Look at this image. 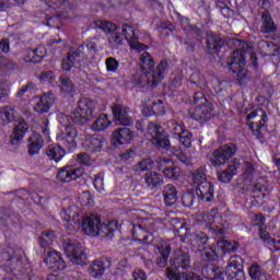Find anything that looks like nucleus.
Listing matches in <instances>:
<instances>
[{
    "instance_id": "f3484780",
    "label": "nucleus",
    "mask_w": 280,
    "mask_h": 280,
    "mask_svg": "<svg viewBox=\"0 0 280 280\" xmlns=\"http://www.w3.org/2000/svg\"><path fill=\"white\" fill-rule=\"evenodd\" d=\"M158 164L159 170L163 172L166 178H172L173 180H176L178 176H180V168L176 167L172 160L162 158L158 160Z\"/></svg>"
},
{
    "instance_id": "69168bd1",
    "label": "nucleus",
    "mask_w": 280,
    "mask_h": 280,
    "mask_svg": "<svg viewBox=\"0 0 280 280\" xmlns=\"http://www.w3.org/2000/svg\"><path fill=\"white\" fill-rule=\"evenodd\" d=\"M131 156H135V151L132 149H129L126 153L121 155L122 161H128V159H131Z\"/></svg>"
},
{
    "instance_id": "8fccbe9b",
    "label": "nucleus",
    "mask_w": 280,
    "mask_h": 280,
    "mask_svg": "<svg viewBox=\"0 0 280 280\" xmlns=\"http://www.w3.org/2000/svg\"><path fill=\"white\" fill-rule=\"evenodd\" d=\"M191 132L186 130L178 137L179 143H182V145L185 148H191Z\"/></svg>"
},
{
    "instance_id": "b1692460",
    "label": "nucleus",
    "mask_w": 280,
    "mask_h": 280,
    "mask_svg": "<svg viewBox=\"0 0 280 280\" xmlns=\"http://www.w3.org/2000/svg\"><path fill=\"white\" fill-rule=\"evenodd\" d=\"M47 56V48L39 46L36 49H28L24 52L25 62H40Z\"/></svg>"
},
{
    "instance_id": "a211bd4d",
    "label": "nucleus",
    "mask_w": 280,
    "mask_h": 280,
    "mask_svg": "<svg viewBox=\"0 0 280 280\" xmlns=\"http://www.w3.org/2000/svg\"><path fill=\"white\" fill-rule=\"evenodd\" d=\"M142 115H144V117H152V115H165V105L161 101H145L142 104Z\"/></svg>"
},
{
    "instance_id": "423d86ee",
    "label": "nucleus",
    "mask_w": 280,
    "mask_h": 280,
    "mask_svg": "<svg viewBox=\"0 0 280 280\" xmlns=\"http://www.w3.org/2000/svg\"><path fill=\"white\" fill-rule=\"evenodd\" d=\"M190 267L189 254L178 249L174 254V258L171 260V267L166 269V277L170 280H180V273L176 270L182 268L187 270Z\"/></svg>"
},
{
    "instance_id": "338daca9",
    "label": "nucleus",
    "mask_w": 280,
    "mask_h": 280,
    "mask_svg": "<svg viewBox=\"0 0 280 280\" xmlns=\"http://www.w3.org/2000/svg\"><path fill=\"white\" fill-rule=\"evenodd\" d=\"M183 30H194V26L189 25V20L187 18L182 19Z\"/></svg>"
},
{
    "instance_id": "0eeeda50",
    "label": "nucleus",
    "mask_w": 280,
    "mask_h": 280,
    "mask_svg": "<svg viewBox=\"0 0 280 280\" xmlns=\"http://www.w3.org/2000/svg\"><path fill=\"white\" fill-rule=\"evenodd\" d=\"M63 252L66 257L75 266H84L86 264V254L84 247L77 241H66L63 243Z\"/></svg>"
},
{
    "instance_id": "a18cd8bd",
    "label": "nucleus",
    "mask_w": 280,
    "mask_h": 280,
    "mask_svg": "<svg viewBox=\"0 0 280 280\" xmlns=\"http://www.w3.org/2000/svg\"><path fill=\"white\" fill-rule=\"evenodd\" d=\"M249 276L255 280H264L266 279V275L261 273V269L257 264H254L249 268Z\"/></svg>"
},
{
    "instance_id": "f03ea898",
    "label": "nucleus",
    "mask_w": 280,
    "mask_h": 280,
    "mask_svg": "<svg viewBox=\"0 0 280 280\" xmlns=\"http://www.w3.org/2000/svg\"><path fill=\"white\" fill-rule=\"evenodd\" d=\"M140 67L143 75H133L132 82L136 86H158L167 75V61H162L154 70V60L149 52H143L140 57Z\"/></svg>"
},
{
    "instance_id": "bf43d9fd",
    "label": "nucleus",
    "mask_w": 280,
    "mask_h": 280,
    "mask_svg": "<svg viewBox=\"0 0 280 280\" xmlns=\"http://www.w3.org/2000/svg\"><path fill=\"white\" fill-rule=\"evenodd\" d=\"M10 93V85L8 83H0V100L2 97H8Z\"/></svg>"
},
{
    "instance_id": "f704fd0d",
    "label": "nucleus",
    "mask_w": 280,
    "mask_h": 280,
    "mask_svg": "<svg viewBox=\"0 0 280 280\" xmlns=\"http://www.w3.org/2000/svg\"><path fill=\"white\" fill-rule=\"evenodd\" d=\"M25 132H27V124L25 120H21L13 130L12 141H21L25 137Z\"/></svg>"
},
{
    "instance_id": "5701e85b",
    "label": "nucleus",
    "mask_w": 280,
    "mask_h": 280,
    "mask_svg": "<svg viewBox=\"0 0 280 280\" xmlns=\"http://www.w3.org/2000/svg\"><path fill=\"white\" fill-rule=\"evenodd\" d=\"M54 94H44L34 106L35 113H49V109L54 105Z\"/></svg>"
},
{
    "instance_id": "0e129e2a",
    "label": "nucleus",
    "mask_w": 280,
    "mask_h": 280,
    "mask_svg": "<svg viewBox=\"0 0 280 280\" xmlns=\"http://www.w3.org/2000/svg\"><path fill=\"white\" fill-rule=\"evenodd\" d=\"M229 165H233L232 172H234V176H235V174H237V170H240V165H242V163H240V160H234Z\"/></svg>"
},
{
    "instance_id": "c03bdc74",
    "label": "nucleus",
    "mask_w": 280,
    "mask_h": 280,
    "mask_svg": "<svg viewBox=\"0 0 280 280\" xmlns=\"http://www.w3.org/2000/svg\"><path fill=\"white\" fill-rule=\"evenodd\" d=\"M95 23L96 27L103 30V32H106L107 34H110V32H115L117 30V25L113 24L112 22L96 21Z\"/></svg>"
},
{
    "instance_id": "a878e982",
    "label": "nucleus",
    "mask_w": 280,
    "mask_h": 280,
    "mask_svg": "<svg viewBox=\"0 0 280 280\" xmlns=\"http://www.w3.org/2000/svg\"><path fill=\"white\" fill-rule=\"evenodd\" d=\"M67 151L60 147V144H50L46 149V156L50 159V161H55V163H60L62 159H65Z\"/></svg>"
},
{
    "instance_id": "9d476101",
    "label": "nucleus",
    "mask_w": 280,
    "mask_h": 280,
    "mask_svg": "<svg viewBox=\"0 0 280 280\" xmlns=\"http://www.w3.org/2000/svg\"><path fill=\"white\" fill-rule=\"evenodd\" d=\"M197 221L201 224H206V226L211 231L212 233H217L219 235H222L224 233V230L220 228L218 224H224L222 223V217L218 214V209H212L205 213H199L197 217Z\"/></svg>"
},
{
    "instance_id": "f257e3e1",
    "label": "nucleus",
    "mask_w": 280,
    "mask_h": 280,
    "mask_svg": "<svg viewBox=\"0 0 280 280\" xmlns=\"http://www.w3.org/2000/svg\"><path fill=\"white\" fill-rule=\"evenodd\" d=\"M60 218L63 222V226L70 233L73 231H78L81 229L85 235H90L91 237H95L100 235V233H113L117 231L116 221H109L102 225V220L100 217L95 214H91L90 217H82L80 214V209L78 207L72 206L68 209H63L60 212Z\"/></svg>"
},
{
    "instance_id": "7ed1b4c3",
    "label": "nucleus",
    "mask_w": 280,
    "mask_h": 280,
    "mask_svg": "<svg viewBox=\"0 0 280 280\" xmlns=\"http://www.w3.org/2000/svg\"><path fill=\"white\" fill-rule=\"evenodd\" d=\"M235 47L240 49L234 50L233 54L230 55L228 59V67L232 73L236 74V80L238 82H244L246 80V75L248 72L246 71V56L250 49V45L244 40L234 39L233 40Z\"/></svg>"
},
{
    "instance_id": "de8ad7c7",
    "label": "nucleus",
    "mask_w": 280,
    "mask_h": 280,
    "mask_svg": "<svg viewBox=\"0 0 280 280\" xmlns=\"http://www.w3.org/2000/svg\"><path fill=\"white\" fill-rule=\"evenodd\" d=\"M106 70L108 73H115L119 69V61L113 57H108L105 61Z\"/></svg>"
},
{
    "instance_id": "774afa93",
    "label": "nucleus",
    "mask_w": 280,
    "mask_h": 280,
    "mask_svg": "<svg viewBox=\"0 0 280 280\" xmlns=\"http://www.w3.org/2000/svg\"><path fill=\"white\" fill-rule=\"evenodd\" d=\"M159 30H160L161 34L170 35L172 33V27H170V26L162 25V26H160Z\"/></svg>"
},
{
    "instance_id": "cd10ccee",
    "label": "nucleus",
    "mask_w": 280,
    "mask_h": 280,
    "mask_svg": "<svg viewBox=\"0 0 280 280\" xmlns=\"http://www.w3.org/2000/svg\"><path fill=\"white\" fill-rule=\"evenodd\" d=\"M73 67L82 69V63H80V54L78 52H69L68 57L61 62V69H63V71H71Z\"/></svg>"
},
{
    "instance_id": "a19ab883",
    "label": "nucleus",
    "mask_w": 280,
    "mask_h": 280,
    "mask_svg": "<svg viewBox=\"0 0 280 280\" xmlns=\"http://www.w3.org/2000/svg\"><path fill=\"white\" fill-rule=\"evenodd\" d=\"M174 156L178 159V161H182L184 165H190L191 163V155L187 153V151H183V149H174Z\"/></svg>"
},
{
    "instance_id": "603ef678",
    "label": "nucleus",
    "mask_w": 280,
    "mask_h": 280,
    "mask_svg": "<svg viewBox=\"0 0 280 280\" xmlns=\"http://www.w3.org/2000/svg\"><path fill=\"white\" fill-rule=\"evenodd\" d=\"M182 203L184 207H191L194 205V191L189 190L182 196Z\"/></svg>"
},
{
    "instance_id": "e2e57ef3",
    "label": "nucleus",
    "mask_w": 280,
    "mask_h": 280,
    "mask_svg": "<svg viewBox=\"0 0 280 280\" xmlns=\"http://www.w3.org/2000/svg\"><path fill=\"white\" fill-rule=\"evenodd\" d=\"M48 124H49L48 120H44L43 125L40 126V130H42L44 137H49V127H47Z\"/></svg>"
},
{
    "instance_id": "6e6d98bb",
    "label": "nucleus",
    "mask_w": 280,
    "mask_h": 280,
    "mask_svg": "<svg viewBox=\"0 0 280 280\" xmlns=\"http://www.w3.org/2000/svg\"><path fill=\"white\" fill-rule=\"evenodd\" d=\"M94 187L96 191L102 194V190L104 189V174H98L94 178Z\"/></svg>"
},
{
    "instance_id": "4be33fe9",
    "label": "nucleus",
    "mask_w": 280,
    "mask_h": 280,
    "mask_svg": "<svg viewBox=\"0 0 280 280\" xmlns=\"http://www.w3.org/2000/svg\"><path fill=\"white\" fill-rule=\"evenodd\" d=\"M112 125L113 118H110V115L102 113L93 121L91 130H93L94 132H102L103 130L110 128Z\"/></svg>"
},
{
    "instance_id": "6e6552de",
    "label": "nucleus",
    "mask_w": 280,
    "mask_h": 280,
    "mask_svg": "<svg viewBox=\"0 0 280 280\" xmlns=\"http://www.w3.org/2000/svg\"><path fill=\"white\" fill-rule=\"evenodd\" d=\"M144 137L148 141H151L156 148H164L167 150L170 148V138L165 135L163 127L154 122H150L147 128Z\"/></svg>"
},
{
    "instance_id": "58836bf2",
    "label": "nucleus",
    "mask_w": 280,
    "mask_h": 280,
    "mask_svg": "<svg viewBox=\"0 0 280 280\" xmlns=\"http://www.w3.org/2000/svg\"><path fill=\"white\" fill-rule=\"evenodd\" d=\"M207 46L210 51H219L220 47H222V40L215 35H209Z\"/></svg>"
},
{
    "instance_id": "4d7b16f0",
    "label": "nucleus",
    "mask_w": 280,
    "mask_h": 280,
    "mask_svg": "<svg viewBox=\"0 0 280 280\" xmlns=\"http://www.w3.org/2000/svg\"><path fill=\"white\" fill-rule=\"evenodd\" d=\"M75 162L80 165H91V156L86 153H80L77 155Z\"/></svg>"
},
{
    "instance_id": "72a5a7b5",
    "label": "nucleus",
    "mask_w": 280,
    "mask_h": 280,
    "mask_svg": "<svg viewBox=\"0 0 280 280\" xmlns=\"http://www.w3.org/2000/svg\"><path fill=\"white\" fill-rule=\"evenodd\" d=\"M262 24H261V32H264V34H270V32H275V30H277V25L275 24V22L272 21V16H270V13L265 12L262 13Z\"/></svg>"
},
{
    "instance_id": "473e14b6",
    "label": "nucleus",
    "mask_w": 280,
    "mask_h": 280,
    "mask_svg": "<svg viewBox=\"0 0 280 280\" xmlns=\"http://www.w3.org/2000/svg\"><path fill=\"white\" fill-rule=\"evenodd\" d=\"M0 119L3 126H8V124H12V121L16 120V110L12 107H1Z\"/></svg>"
},
{
    "instance_id": "79ce46f5",
    "label": "nucleus",
    "mask_w": 280,
    "mask_h": 280,
    "mask_svg": "<svg viewBox=\"0 0 280 280\" xmlns=\"http://www.w3.org/2000/svg\"><path fill=\"white\" fill-rule=\"evenodd\" d=\"M133 236L136 237V240L142 242L143 244H145L150 237L145 229L141 228V225H136L133 228Z\"/></svg>"
},
{
    "instance_id": "c756f323",
    "label": "nucleus",
    "mask_w": 280,
    "mask_h": 280,
    "mask_svg": "<svg viewBox=\"0 0 280 280\" xmlns=\"http://www.w3.org/2000/svg\"><path fill=\"white\" fill-rule=\"evenodd\" d=\"M163 196H164V202L167 207H172L173 205H176V200H178V191L176 190V187H174L171 184L164 187Z\"/></svg>"
},
{
    "instance_id": "20e7f679",
    "label": "nucleus",
    "mask_w": 280,
    "mask_h": 280,
    "mask_svg": "<svg viewBox=\"0 0 280 280\" xmlns=\"http://www.w3.org/2000/svg\"><path fill=\"white\" fill-rule=\"evenodd\" d=\"M194 104L196 105L195 108L189 110V115L192 119L205 124V121H209V119L213 118V105L207 102L202 92L195 93Z\"/></svg>"
},
{
    "instance_id": "f8f14e48",
    "label": "nucleus",
    "mask_w": 280,
    "mask_h": 280,
    "mask_svg": "<svg viewBox=\"0 0 280 280\" xmlns=\"http://www.w3.org/2000/svg\"><path fill=\"white\" fill-rule=\"evenodd\" d=\"M235 152H237V147L235 144H225L220 147L212 154V165H224V163H226Z\"/></svg>"
},
{
    "instance_id": "e433bc0d",
    "label": "nucleus",
    "mask_w": 280,
    "mask_h": 280,
    "mask_svg": "<svg viewBox=\"0 0 280 280\" xmlns=\"http://www.w3.org/2000/svg\"><path fill=\"white\" fill-rule=\"evenodd\" d=\"M207 174L205 173V168H198L192 173V184L195 187H199L201 183H207Z\"/></svg>"
},
{
    "instance_id": "393cba45",
    "label": "nucleus",
    "mask_w": 280,
    "mask_h": 280,
    "mask_svg": "<svg viewBox=\"0 0 280 280\" xmlns=\"http://www.w3.org/2000/svg\"><path fill=\"white\" fill-rule=\"evenodd\" d=\"M158 253H159V258H156L155 264L160 268H165L167 266V259L170 258V244L167 242L162 241L160 245H158Z\"/></svg>"
},
{
    "instance_id": "4c0bfd02",
    "label": "nucleus",
    "mask_w": 280,
    "mask_h": 280,
    "mask_svg": "<svg viewBox=\"0 0 280 280\" xmlns=\"http://www.w3.org/2000/svg\"><path fill=\"white\" fill-rule=\"evenodd\" d=\"M167 127H168V132H171V135H175L176 137L182 136L183 132L187 130L185 129V126H183V124H178L176 122V120L168 121Z\"/></svg>"
},
{
    "instance_id": "13d9d810",
    "label": "nucleus",
    "mask_w": 280,
    "mask_h": 280,
    "mask_svg": "<svg viewBox=\"0 0 280 280\" xmlns=\"http://www.w3.org/2000/svg\"><path fill=\"white\" fill-rule=\"evenodd\" d=\"M54 72L52 71H47L42 73V75L39 77L40 82H43L44 84H51V82H54Z\"/></svg>"
},
{
    "instance_id": "5fc2aeb1",
    "label": "nucleus",
    "mask_w": 280,
    "mask_h": 280,
    "mask_svg": "<svg viewBox=\"0 0 280 280\" xmlns=\"http://www.w3.org/2000/svg\"><path fill=\"white\" fill-rule=\"evenodd\" d=\"M14 3L22 5V3H25V0H0V12L5 10V8H10V5H14Z\"/></svg>"
},
{
    "instance_id": "412c9836",
    "label": "nucleus",
    "mask_w": 280,
    "mask_h": 280,
    "mask_svg": "<svg viewBox=\"0 0 280 280\" xmlns=\"http://www.w3.org/2000/svg\"><path fill=\"white\" fill-rule=\"evenodd\" d=\"M196 194L198 198L203 200V202H211L213 200V196L215 190L213 188V184L211 182H203L199 186H196Z\"/></svg>"
},
{
    "instance_id": "2eb2a0df",
    "label": "nucleus",
    "mask_w": 280,
    "mask_h": 280,
    "mask_svg": "<svg viewBox=\"0 0 280 280\" xmlns=\"http://www.w3.org/2000/svg\"><path fill=\"white\" fill-rule=\"evenodd\" d=\"M135 139V132L129 128H118L112 133V145L119 148V145H128Z\"/></svg>"
},
{
    "instance_id": "6ab92c4d",
    "label": "nucleus",
    "mask_w": 280,
    "mask_h": 280,
    "mask_svg": "<svg viewBox=\"0 0 280 280\" xmlns=\"http://www.w3.org/2000/svg\"><path fill=\"white\" fill-rule=\"evenodd\" d=\"M128 113H130V109L124 105H116L113 107L114 119L120 126H130V124H132V118L128 116Z\"/></svg>"
},
{
    "instance_id": "4468645a",
    "label": "nucleus",
    "mask_w": 280,
    "mask_h": 280,
    "mask_svg": "<svg viewBox=\"0 0 280 280\" xmlns=\"http://www.w3.org/2000/svg\"><path fill=\"white\" fill-rule=\"evenodd\" d=\"M84 174V168L75 167L73 165H66L58 170L57 180L59 183H71V180H78L80 176Z\"/></svg>"
},
{
    "instance_id": "ea45409f",
    "label": "nucleus",
    "mask_w": 280,
    "mask_h": 280,
    "mask_svg": "<svg viewBox=\"0 0 280 280\" xmlns=\"http://www.w3.org/2000/svg\"><path fill=\"white\" fill-rule=\"evenodd\" d=\"M154 167V162L152 159L148 158L140 161L136 166H133L135 172H148Z\"/></svg>"
},
{
    "instance_id": "2f4dec72",
    "label": "nucleus",
    "mask_w": 280,
    "mask_h": 280,
    "mask_svg": "<svg viewBox=\"0 0 280 280\" xmlns=\"http://www.w3.org/2000/svg\"><path fill=\"white\" fill-rule=\"evenodd\" d=\"M185 240L187 242H191L194 246H205L207 242H209V238L207 237V234L199 232L197 234H191L189 232L185 233Z\"/></svg>"
},
{
    "instance_id": "aec40b11",
    "label": "nucleus",
    "mask_w": 280,
    "mask_h": 280,
    "mask_svg": "<svg viewBox=\"0 0 280 280\" xmlns=\"http://www.w3.org/2000/svg\"><path fill=\"white\" fill-rule=\"evenodd\" d=\"M107 268H110L109 258H98L92 262L89 268L91 277L97 278L102 277L106 272Z\"/></svg>"
},
{
    "instance_id": "680f3d73",
    "label": "nucleus",
    "mask_w": 280,
    "mask_h": 280,
    "mask_svg": "<svg viewBox=\"0 0 280 280\" xmlns=\"http://www.w3.org/2000/svg\"><path fill=\"white\" fill-rule=\"evenodd\" d=\"M0 51L2 54H8V51H10V43L5 39H2L0 42Z\"/></svg>"
},
{
    "instance_id": "dca6fc26",
    "label": "nucleus",
    "mask_w": 280,
    "mask_h": 280,
    "mask_svg": "<svg viewBox=\"0 0 280 280\" xmlns=\"http://www.w3.org/2000/svg\"><path fill=\"white\" fill-rule=\"evenodd\" d=\"M122 34L131 49H135L136 51H145V49H148V46L139 43V35L137 34L135 26L124 24Z\"/></svg>"
},
{
    "instance_id": "49530a36",
    "label": "nucleus",
    "mask_w": 280,
    "mask_h": 280,
    "mask_svg": "<svg viewBox=\"0 0 280 280\" xmlns=\"http://www.w3.org/2000/svg\"><path fill=\"white\" fill-rule=\"evenodd\" d=\"M108 43H109L110 47H113V49H115L116 47H119V45H121L124 43V37L119 33H113L108 37Z\"/></svg>"
},
{
    "instance_id": "3c124183",
    "label": "nucleus",
    "mask_w": 280,
    "mask_h": 280,
    "mask_svg": "<svg viewBox=\"0 0 280 280\" xmlns=\"http://www.w3.org/2000/svg\"><path fill=\"white\" fill-rule=\"evenodd\" d=\"M254 174H255V166H253L250 162H246L245 171L243 173V178H245V180H253Z\"/></svg>"
},
{
    "instance_id": "1a4fd4ad",
    "label": "nucleus",
    "mask_w": 280,
    "mask_h": 280,
    "mask_svg": "<svg viewBox=\"0 0 280 280\" xmlns=\"http://www.w3.org/2000/svg\"><path fill=\"white\" fill-rule=\"evenodd\" d=\"M240 245L235 241L221 240L217 242V246L211 247L210 249H205L203 256L208 261H213L217 257H222L224 253H233L237 250Z\"/></svg>"
},
{
    "instance_id": "37998d69",
    "label": "nucleus",
    "mask_w": 280,
    "mask_h": 280,
    "mask_svg": "<svg viewBox=\"0 0 280 280\" xmlns=\"http://www.w3.org/2000/svg\"><path fill=\"white\" fill-rule=\"evenodd\" d=\"M233 167V165H229L226 171H223L218 175L220 183H231V179L235 176Z\"/></svg>"
},
{
    "instance_id": "bb28decb",
    "label": "nucleus",
    "mask_w": 280,
    "mask_h": 280,
    "mask_svg": "<svg viewBox=\"0 0 280 280\" xmlns=\"http://www.w3.org/2000/svg\"><path fill=\"white\" fill-rule=\"evenodd\" d=\"M104 145V140L95 137L88 136L82 142V147L84 150H89L90 152H100Z\"/></svg>"
},
{
    "instance_id": "39448f33",
    "label": "nucleus",
    "mask_w": 280,
    "mask_h": 280,
    "mask_svg": "<svg viewBox=\"0 0 280 280\" xmlns=\"http://www.w3.org/2000/svg\"><path fill=\"white\" fill-rule=\"evenodd\" d=\"M96 106L95 101L86 97L81 98L70 116L72 121L74 124H86V121H91Z\"/></svg>"
},
{
    "instance_id": "9b49d317",
    "label": "nucleus",
    "mask_w": 280,
    "mask_h": 280,
    "mask_svg": "<svg viewBox=\"0 0 280 280\" xmlns=\"http://www.w3.org/2000/svg\"><path fill=\"white\" fill-rule=\"evenodd\" d=\"M57 139L67 150L73 152L78 148V129L67 126L65 131L57 135Z\"/></svg>"
},
{
    "instance_id": "ddd939ff",
    "label": "nucleus",
    "mask_w": 280,
    "mask_h": 280,
    "mask_svg": "<svg viewBox=\"0 0 280 280\" xmlns=\"http://www.w3.org/2000/svg\"><path fill=\"white\" fill-rule=\"evenodd\" d=\"M44 264L52 272H58L57 277H60L62 270L67 268V264L62 260L60 253L52 250L44 258Z\"/></svg>"
},
{
    "instance_id": "c85d7f7f",
    "label": "nucleus",
    "mask_w": 280,
    "mask_h": 280,
    "mask_svg": "<svg viewBox=\"0 0 280 280\" xmlns=\"http://www.w3.org/2000/svg\"><path fill=\"white\" fill-rule=\"evenodd\" d=\"M28 141H30L28 154L31 155L38 154L43 145H45V141L43 140V137H40V135L36 132H33Z\"/></svg>"
},
{
    "instance_id": "7c9ffc66",
    "label": "nucleus",
    "mask_w": 280,
    "mask_h": 280,
    "mask_svg": "<svg viewBox=\"0 0 280 280\" xmlns=\"http://www.w3.org/2000/svg\"><path fill=\"white\" fill-rule=\"evenodd\" d=\"M144 183L150 189H156V187L163 185V175L156 172H149L144 175Z\"/></svg>"
},
{
    "instance_id": "09e8293b",
    "label": "nucleus",
    "mask_w": 280,
    "mask_h": 280,
    "mask_svg": "<svg viewBox=\"0 0 280 280\" xmlns=\"http://www.w3.org/2000/svg\"><path fill=\"white\" fill-rule=\"evenodd\" d=\"M60 90L63 93H71L73 91V83L67 77L60 78Z\"/></svg>"
},
{
    "instance_id": "864d4df0",
    "label": "nucleus",
    "mask_w": 280,
    "mask_h": 280,
    "mask_svg": "<svg viewBox=\"0 0 280 280\" xmlns=\"http://www.w3.org/2000/svg\"><path fill=\"white\" fill-rule=\"evenodd\" d=\"M252 221L254 226H258L259 231H264V222H266V219L261 214H254L252 217Z\"/></svg>"
},
{
    "instance_id": "c9c22d12",
    "label": "nucleus",
    "mask_w": 280,
    "mask_h": 280,
    "mask_svg": "<svg viewBox=\"0 0 280 280\" xmlns=\"http://www.w3.org/2000/svg\"><path fill=\"white\" fill-rule=\"evenodd\" d=\"M56 242V234L52 231L46 230L42 233L39 238V244L42 248H47L51 246Z\"/></svg>"
},
{
    "instance_id": "052dcab7",
    "label": "nucleus",
    "mask_w": 280,
    "mask_h": 280,
    "mask_svg": "<svg viewBox=\"0 0 280 280\" xmlns=\"http://www.w3.org/2000/svg\"><path fill=\"white\" fill-rule=\"evenodd\" d=\"M147 276L141 269H136L133 271V280H145Z\"/></svg>"
}]
</instances>
